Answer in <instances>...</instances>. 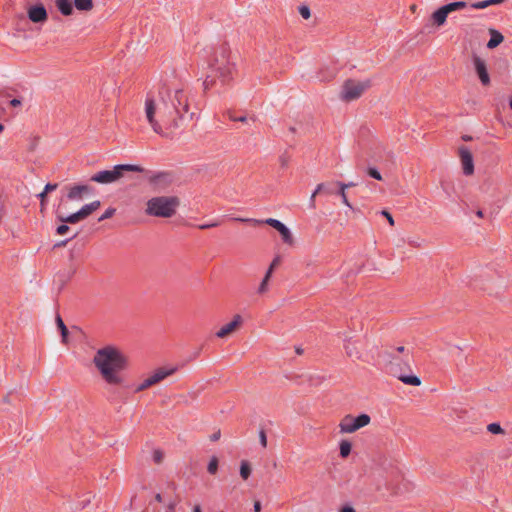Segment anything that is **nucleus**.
Returning <instances> with one entry per match:
<instances>
[{
	"mask_svg": "<svg viewBox=\"0 0 512 512\" xmlns=\"http://www.w3.org/2000/svg\"><path fill=\"white\" fill-rule=\"evenodd\" d=\"M92 363L99 375L110 386H122L125 379L121 372L129 366L128 357L117 347L106 345L94 353Z\"/></svg>",
	"mask_w": 512,
	"mask_h": 512,
	"instance_id": "f257e3e1",
	"label": "nucleus"
},
{
	"mask_svg": "<svg viewBox=\"0 0 512 512\" xmlns=\"http://www.w3.org/2000/svg\"><path fill=\"white\" fill-rule=\"evenodd\" d=\"M144 111L147 122L157 134H163L164 130L175 129L182 125L175 116V110H170L166 97H160L159 94L147 95Z\"/></svg>",
	"mask_w": 512,
	"mask_h": 512,
	"instance_id": "f03ea898",
	"label": "nucleus"
},
{
	"mask_svg": "<svg viewBox=\"0 0 512 512\" xmlns=\"http://www.w3.org/2000/svg\"><path fill=\"white\" fill-rule=\"evenodd\" d=\"M160 97H166L170 110H175V116L183 124L187 119H192L193 114H188L189 100L187 91L183 87H175L172 89L163 88L158 92Z\"/></svg>",
	"mask_w": 512,
	"mask_h": 512,
	"instance_id": "7ed1b4c3",
	"label": "nucleus"
},
{
	"mask_svg": "<svg viewBox=\"0 0 512 512\" xmlns=\"http://www.w3.org/2000/svg\"><path fill=\"white\" fill-rule=\"evenodd\" d=\"M180 199L176 196H155L146 202L145 214L159 218H171L176 214Z\"/></svg>",
	"mask_w": 512,
	"mask_h": 512,
	"instance_id": "20e7f679",
	"label": "nucleus"
},
{
	"mask_svg": "<svg viewBox=\"0 0 512 512\" xmlns=\"http://www.w3.org/2000/svg\"><path fill=\"white\" fill-rule=\"evenodd\" d=\"M101 206L100 201L96 200L89 204H85L82 206L80 210L70 215H64L61 210L57 212V219L63 224L57 227L58 235H65L69 230V226L66 224H76L82 220L88 218L93 212L99 209Z\"/></svg>",
	"mask_w": 512,
	"mask_h": 512,
	"instance_id": "39448f33",
	"label": "nucleus"
},
{
	"mask_svg": "<svg viewBox=\"0 0 512 512\" xmlns=\"http://www.w3.org/2000/svg\"><path fill=\"white\" fill-rule=\"evenodd\" d=\"M230 50L226 46L216 49L211 62V68L222 83L228 82L233 75L234 64L229 59Z\"/></svg>",
	"mask_w": 512,
	"mask_h": 512,
	"instance_id": "423d86ee",
	"label": "nucleus"
},
{
	"mask_svg": "<svg viewBox=\"0 0 512 512\" xmlns=\"http://www.w3.org/2000/svg\"><path fill=\"white\" fill-rule=\"evenodd\" d=\"M371 86L372 82L370 79H347L341 87L339 98L344 102L355 101L359 99Z\"/></svg>",
	"mask_w": 512,
	"mask_h": 512,
	"instance_id": "0eeeda50",
	"label": "nucleus"
},
{
	"mask_svg": "<svg viewBox=\"0 0 512 512\" xmlns=\"http://www.w3.org/2000/svg\"><path fill=\"white\" fill-rule=\"evenodd\" d=\"M142 170L137 165H116L112 170H104L94 174L91 180L100 184H110L123 177L125 172H142Z\"/></svg>",
	"mask_w": 512,
	"mask_h": 512,
	"instance_id": "6e6552de",
	"label": "nucleus"
},
{
	"mask_svg": "<svg viewBox=\"0 0 512 512\" xmlns=\"http://www.w3.org/2000/svg\"><path fill=\"white\" fill-rule=\"evenodd\" d=\"M370 422L371 418L368 414H361L357 417L346 415L341 419L339 429L343 434H351L369 425Z\"/></svg>",
	"mask_w": 512,
	"mask_h": 512,
	"instance_id": "1a4fd4ad",
	"label": "nucleus"
},
{
	"mask_svg": "<svg viewBox=\"0 0 512 512\" xmlns=\"http://www.w3.org/2000/svg\"><path fill=\"white\" fill-rule=\"evenodd\" d=\"M237 221L241 222H250L255 225L265 223L274 229H276L279 234L281 235L282 241L287 245H293L294 244V238L290 231V229L284 225L281 221L274 219V218H268L264 221L256 220V219H248V218H235Z\"/></svg>",
	"mask_w": 512,
	"mask_h": 512,
	"instance_id": "9d476101",
	"label": "nucleus"
},
{
	"mask_svg": "<svg viewBox=\"0 0 512 512\" xmlns=\"http://www.w3.org/2000/svg\"><path fill=\"white\" fill-rule=\"evenodd\" d=\"M466 7L467 3L465 1H456L443 5L432 13V24L436 27H441L446 23L447 17L450 13L462 10Z\"/></svg>",
	"mask_w": 512,
	"mask_h": 512,
	"instance_id": "9b49d317",
	"label": "nucleus"
},
{
	"mask_svg": "<svg viewBox=\"0 0 512 512\" xmlns=\"http://www.w3.org/2000/svg\"><path fill=\"white\" fill-rule=\"evenodd\" d=\"M389 371L393 376L397 377L404 384L412 385V386L421 385V380L419 377H417L415 375H404L402 373V368L397 363L396 357H391V360L389 363Z\"/></svg>",
	"mask_w": 512,
	"mask_h": 512,
	"instance_id": "f8f14e48",
	"label": "nucleus"
},
{
	"mask_svg": "<svg viewBox=\"0 0 512 512\" xmlns=\"http://www.w3.org/2000/svg\"><path fill=\"white\" fill-rule=\"evenodd\" d=\"M459 157L463 173L467 176L472 175L474 173L473 156L467 147L461 146L459 148Z\"/></svg>",
	"mask_w": 512,
	"mask_h": 512,
	"instance_id": "ddd939ff",
	"label": "nucleus"
},
{
	"mask_svg": "<svg viewBox=\"0 0 512 512\" xmlns=\"http://www.w3.org/2000/svg\"><path fill=\"white\" fill-rule=\"evenodd\" d=\"M242 323H243V318L241 317V315L236 314V315H234L231 322L223 325L218 330V332L216 333V336L219 338H227L232 333L237 331L241 327Z\"/></svg>",
	"mask_w": 512,
	"mask_h": 512,
	"instance_id": "4468645a",
	"label": "nucleus"
},
{
	"mask_svg": "<svg viewBox=\"0 0 512 512\" xmlns=\"http://www.w3.org/2000/svg\"><path fill=\"white\" fill-rule=\"evenodd\" d=\"M178 368L176 366H164L155 369L148 377L153 385H157L169 376L173 375Z\"/></svg>",
	"mask_w": 512,
	"mask_h": 512,
	"instance_id": "2eb2a0df",
	"label": "nucleus"
},
{
	"mask_svg": "<svg viewBox=\"0 0 512 512\" xmlns=\"http://www.w3.org/2000/svg\"><path fill=\"white\" fill-rule=\"evenodd\" d=\"M173 181L170 173L162 172L150 178L149 182L156 190L167 188Z\"/></svg>",
	"mask_w": 512,
	"mask_h": 512,
	"instance_id": "dca6fc26",
	"label": "nucleus"
},
{
	"mask_svg": "<svg viewBox=\"0 0 512 512\" xmlns=\"http://www.w3.org/2000/svg\"><path fill=\"white\" fill-rule=\"evenodd\" d=\"M29 19L34 23H43L47 20V11L43 5L31 6L28 11Z\"/></svg>",
	"mask_w": 512,
	"mask_h": 512,
	"instance_id": "f3484780",
	"label": "nucleus"
},
{
	"mask_svg": "<svg viewBox=\"0 0 512 512\" xmlns=\"http://www.w3.org/2000/svg\"><path fill=\"white\" fill-rule=\"evenodd\" d=\"M473 62H474L476 73H477L481 83L485 86L489 85L490 77H489V74L487 71L485 61L479 57H475Z\"/></svg>",
	"mask_w": 512,
	"mask_h": 512,
	"instance_id": "a211bd4d",
	"label": "nucleus"
},
{
	"mask_svg": "<svg viewBox=\"0 0 512 512\" xmlns=\"http://www.w3.org/2000/svg\"><path fill=\"white\" fill-rule=\"evenodd\" d=\"M91 193L88 185H75L69 188L67 198L70 200H82L85 194Z\"/></svg>",
	"mask_w": 512,
	"mask_h": 512,
	"instance_id": "6ab92c4d",
	"label": "nucleus"
},
{
	"mask_svg": "<svg viewBox=\"0 0 512 512\" xmlns=\"http://www.w3.org/2000/svg\"><path fill=\"white\" fill-rule=\"evenodd\" d=\"M489 33L491 35V38L487 43V47L489 49H494L503 42L504 37L499 31L495 29H489Z\"/></svg>",
	"mask_w": 512,
	"mask_h": 512,
	"instance_id": "aec40b11",
	"label": "nucleus"
},
{
	"mask_svg": "<svg viewBox=\"0 0 512 512\" xmlns=\"http://www.w3.org/2000/svg\"><path fill=\"white\" fill-rule=\"evenodd\" d=\"M56 6L63 15H71L73 6L70 0H55Z\"/></svg>",
	"mask_w": 512,
	"mask_h": 512,
	"instance_id": "412c9836",
	"label": "nucleus"
},
{
	"mask_svg": "<svg viewBox=\"0 0 512 512\" xmlns=\"http://www.w3.org/2000/svg\"><path fill=\"white\" fill-rule=\"evenodd\" d=\"M271 277L272 276H270L269 273H265L264 278L262 279L256 291L258 295H265L269 291V282Z\"/></svg>",
	"mask_w": 512,
	"mask_h": 512,
	"instance_id": "4be33fe9",
	"label": "nucleus"
},
{
	"mask_svg": "<svg viewBox=\"0 0 512 512\" xmlns=\"http://www.w3.org/2000/svg\"><path fill=\"white\" fill-rule=\"evenodd\" d=\"M74 3L78 10L90 11L93 8L92 0H74Z\"/></svg>",
	"mask_w": 512,
	"mask_h": 512,
	"instance_id": "5701e85b",
	"label": "nucleus"
},
{
	"mask_svg": "<svg viewBox=\"0 0 512 512\" xmlns=\"http://www.w3.org/2000/svg\"><path fill=\"white\" fill-rule=\"evenodd\" d=\"M56 323H57L58 328L61 331L62 342L66 343L67 342V336H68V329L65 326V324H64V322H63V320H62V318L60 316L56 317Z\"/></svg>",
	"mask_w": 512,
	"mask_h": 512,
	"instance_id": "b1692460",
	"label": "nucleus"
},
{
	"mask_svg": "<svg viewBox=\"0 0 512 512\" xmlns=\"http://www.w3.org/2000/svg\"><path fill=\"white\" fill-rule=\"evenodd\" d=\"M251 474V467L249 463L245 460L241 462L240 465V476L243 480H247Z\"/></svg>",
	"mask_w": 512,
	"mask_h": 512,
	"instance_id": "393cba45",
	"label": "nucleus"
},
{
	"mask_svg": "<svg viewBox=\"0 0 512 512\" xmlns=\"http://www.w3.org/2000/svg\"><path fill=\"white\" fill-rule=\"evenodd\" d=\"M339 449L341 457L346 458L351 452V443L347 440H343L340 442Z\"/></svg>",
	"mask_w": 512,
	"mask_h": 512,
	"instance_id": "a878e982",
	"label": "nucleus"
},
{
	"mask_svg": "<svg viewBox=\"0 0 512 512\" xmlns=\"http://www.w3.org/2000/svg\"><path fill=\"white\" fill-rule=\"evenodd\" d=\"M217 470H218V458L216 456H213L208 463L207 471L210 474L214 475V474H216Z\"/></svg>",
	"mask_w": 512,
	"mask_h": 512,
	"instance_id": "bb28decb",
	"label": "nucleus"
},
{
	"mask_svg": "<svg viewBox=\"0 0 512 512\" xmlns=\"http://www.w3.org/2000/svg\"><path fill=\"white\" fill-rule=\"evenodd\" d=\"M281 263V256L280 255H277L274 257V259L272 260L271 264L269 265L266 273H269L270 276H272L274 270L277 268V266H279Z\"/></svg>",
	"mask_w": 512,
	"mask_h": 512,
	"instance_id": "cd10ccee",
	"label": "nucleus"
},
{
	"mask_svg": "<svg viewBox=\"0 0 512 512\" xmlns=\"http://www.w3.org/2000/svg\"><path fill=\"white\" fill-rule=\"evenodd\" d=\"M154 386L149 377L145 378L135 389L136 392H141L147 390L148 388Z\"/></svg>",
	"mask_w": 512,
	"mask_h": 512,
	"instance_id": "c85d7f7f",
	"label": "nucleus"
},
{
	"mask_svg": "<svg viewBox=\"0 0 512 512\" xmlns=\"http://www.w3.org/2000/svg\"><path fill=\"white\" fill-rule=\"evenodd\" d=\"M326 188V184L325 183H320L317 185L315 191L312 193L311 197H310V202H311V206L314 207L315 206V197L317 194L323 192V189Z\"/></svg>",
	"mask_w": 512,
	"mask_h": 512,
	"instance_id": "c756f323",
	"label": "nucleus"
},
{
	"mask_svg": "<svg viewBox=\"0 0 512 512\" xmlns=\"http://www.w3.org/2000/svg\"><path fill=\"white\" fill-rule=\"evenodd\" d=\"M487 430L492 434H503L504 430L498 423H490L487 426Z\"/></svg>",
	"mask_w": 512,
	"mask_h": 512,
	"instance_id": "7c9ffc66",
	"label": "nucleus"
},
{
	"mask_svg": "<svg viewBox=\"0 0 512 512\" xmlns=\"http://www.w3.org/2000/svg\"><path fill=\"white\" fill-rule=\"evenodd\" d=\"M491 5H492V3L490 2V0H484V1L472 3L471 7L474 9H485Z\"/></svg>",
	"mask_w": 512,
	"mask_h": 512,
	"instance_id": "2f4dec72",
	"label": "nucleus"
},
{
	"mask_svg": "<svg viewBox=\"0 0 512 512\" xmlns=\"http://www.w3.org/2000/svg\"><path fill=\"white\" fill-rule=\"evenodd\" d=\"M299 13L304 19H309L311 17V11L308 6H300L299 7Z\"/></svg>",
	"mask_w": 512,
	"mask_h": 512,
	"instance_id": "473e14b6",
	"label": "nucleus"
},
{
	"mask_svg": "<svg viewBox=\"0 0 512 512\" xmlns=\"http://www.w3.org/2000/svg\"><path fill=\"white\" fill-rule=\"evenodd\" d=\"M152 457L156 464H160L164 459V454L161 450H154Z\"/></svg>",
	"mask_w": 512,
	"mask_h": 512,
	"instance_id": "72a5a7b5",
	"label": "nucleus"
},
{
	"mask_svg": "<svg viewBox=\"0 0 512 512\" xmlns=\"http://www.w3.org/2000/svg\"><path fill=\"white\" fill-rule=\"evenodd\" d=\"M367 173L370 177H372L376 180H382V176L376 168H372V167L368 168Z\"/></svg>",
	"mask_w": 512,
	"mask_h": 512,
	"instance_id": "f704fd0d",
	"label": "nucleus"
},
{
	"mask_svg": "<svg viewBox=\"0 0 512 512\" xmlns=\"http://www.w3.org/2000/svg\"><path fill=\"white\" fill-rule=\"evenodd\" d=\"M115 211V208H108L98 220L103 221L105 219L111 218L114 215Z\"/></svg>",
	"mask_w": 512,
	"mask_h": 512,
	"instance_id": "c9c22d12",
	"label": "nucleus"
},
{
	"mask_svg": "<svg viewBox=\"0 0 512 512\" xmlns=\"http://www.w3.org/2000/svg\"><path fill=\"white\" fill-rule=\"evenodd\" d=\"M338 195L341 197V201L342 203L349 207V208H352V204L350 203V201L348 200V197H347V193L344 192V191H338Z\"/></svg>",
	"mask_w": 512,
	"mask_h": 512,
	"instance_id": "e433bc0d",
	"label": "nucleus"
},
{
	"mask_svg": "<svg viewBox=\"0 0 512 512\" xmlns=\"http://www.w3.org/2000/svg\"><path fill=\"white\" fill-rule=\"evenodd\" d=\"M381 214L387 219V221L389 222V224L391 226L394 225V219H393L392 215L387 210H382Z\"/></svg>",
	"mask_w": 512,
	"mask_h": 512,
	"instance_id": "4c0bfd02",
	"label": "nucleus"
},
{
	"mask_svg": "<svg viewBox=\"0 0 512 512\" xmlns=\"http://www.w3.org/2000/svg\"><path fill=\"white\" fill-rule=\"evenodd\" d=\"M57 187H58V185L56 183H54V184L48 183L44 188V194H48L49 192L56 190Z\"/></svg>",
	"mask_w": 512,
	"mask_h": 512,
	"instance_id": "58836bf2",
	"label": "nucleus"
},
{
	"mask_svg": "<svg viewBox=\"0 0 512 512\" xmlns=\"http://www.w3.org/2000/svg\"><path fill=\"white\" fill-rule=\"evenodd\" d=\"M323 192L326 193L327 195H332L334 194L336 191L335 189L333 188V184H326V188L323 189Z\"/></svg>",
	"mask_w": 512,
	"mask_h": 512,
	"instance_id": "ea45409f",
	"label": "nucleus"
},
{
	"mask_svg": "<svg viewBox=\"0 0 512 512\" xmlns=\"http://www.w3.org/2000/svg\"><path fill=\"white\" fill-rule=\"evenodd\" d=\"M259 438H260L261 445L263 447H266L267 446V438H266V434L263 430L260 431Z\"/></svg>",
	"mask_w": 512,
	"mask_h": 512,
	"instance_id": "a19ab883",
	"label": "nucleus"
},
{
	"mask_svg": "<svg viewBox=\"0 0 512 512\" xmlns=\"http://www.w3.org/2000/svg\"><path fill=\"white\" fill-rule=\"evenodd\" d=\"M215 81L212 76H208L204 81L205 88L208 89L214 85Z\"/></svg>",
	"mask_w": 512,
	"mask_h": 512,
	"instance_id": "79ce46f5",
	"label": "nucleus"
},
{
	"mask_svg": "<svg viewBox=\"0 0 512 512\" xmlns=\"http://www.w3.org/2000/svg\"><path fill=\"white\" fill-rule=\"evenodd\" d=\"M335 185L339 188L338 191H344L346 192V190L349 188V185L344 183V182H336Z\"/></svg>",
	"mask_w": 512,
	"mask_h": 512,
	"instance_id": "37998d69",
	"label": "nucleus"
},
{
	"mask_svg": "<svg viewBox=\"0 0 512 512\" xmlns=\"http://www.w3.org/2000/svg\"><path fill=\"white\" fill-rule=\"evenodd\" d=\"M218 224L216 222H213V223H209V224H202V225H199L198 228L199 229H208V228H211V227H216Z\"/></svg>",
	"mask_w": 512,
	"mask_h": 512,
	"instance_id": "c03bdc74",
	"label": "nucleus"
},
{
	"mask_svg": "<svg viewBox=\"0 0 512 512\" xmlns=\"http://www.w3.org/2000/svg\"><path fill=\"white\" fill-rule=\"evenodd\" d=\"M231 120L233 121H240V122H247L248 121V118L246 116H241V117H232L231 116Z\"/></svg>",
	"mask_w": 512,
	"mask_h": 512,
	"instance_id": "a18cd8bd",
	"label": "nucleus"
},
{
	"mask_svg": "<svg viewBox=\"0 0 512 512\" xmlns=\"http://www.w3.org/2000/svg\"><path fill=\"white\" fill-rule=\"evenodd\" d=\"M261 511V503L259 501L254 502V512H260Z\"/></svg>",
	"mask_w": 512,
	"mask_h": 512,
	"instance_id": "49530a36",
	"label": "nucleus"
},
{
	"mask_svg": "<svg viewBox=\"0 0 512 512\" xmlns=\"http://www.w3.org/2000/svg\"><path fill=\"white\" fill-rule=\"evenodd\" d=\"M340 512H355V510L351 506H345L340 510Z\"/></svg>",
	"mask_w": 512,
	"mask_h": 512,
	"instance_id": "de8ad7c7",
	"label": "nucleus"
},
{
	"mask_svg": "<svg viewBox=\"0 0 512 512\" xmlns=\"http://www.w3.org/2000/svg\"><path fill=\"white\" fill-rule=\"evenodd\" d=\"M11 106L17 107L21 105V101L19 99H13L10 101Z\"/></svg>",
	"mask_w": 512,
	"mask_h": 512,
	"instance_id": "09e8293b",
	"label": "nucleus"
},
{
	"mask_svg": "<svg viewBox=\"0 0 512 512\" xmlns=\"http://www.w3.org/2000/svg\"><path fill=\"white\" fill-rule=\"evenodd\" d=\"M46 195L47 194H44V191L39 195L40 199H41V206L43 207L44 204H45V199H46Z\"/></svg>",
	"mask_w": 512,
	"mask_h": 512,
	"instance_id": "8fccbe9b",
	"label": "nucleus"
},
{
	"mask_svg": "<svg viewBox=\"0 0 512 512\" xmlns=\"http://www.w3.org/2000/svg\"><path fill=\"white\" fill-rule=\"evenodd\" d=\"M3 402L6 404H11V399L9 395L3 397Z\"/></svg>",
	"mask_w": 512,
	"mask_h": 512,
	"instance_id": "3c124183",
	"label": "nucleus"
},
{
	"mask_svg": "<svg viewBox=\"0 0 512 512\" xmlns=\"http://www.w3.org/2000/svg\"><path fill=\"white\" fill-rule=\"evenodd\" d=\"M505 0H490V2L492 3V5H498V4H501L503 3Z\"/></svg>",
	"mask_w": 512,
	"mask_h": 512,
	"instance_id": "603ef678",
	"label": "nucleus"
},
{
	"mask_svg": "<svg viewBox=\"0 0 512 512\" xmlns=\"http://www.w3.org/2000/svg\"><path fill=\"white\" fill-rule=\"evenodd\" d=\"M155 501H157V502H162V496H161V494H159V493H158V494H156V495H155Z\"/></svg>",
	"mask_w": 512,
	"mask_h": 512,
	"instance_id": "864d4df0",
	"label": "nucleus"
},
{
	"mask_svg": "<svg viewBox=\"0 0 512 512\" xmlns=\"http://www.w3.org/2000/svg\"><path fill=\"white\" fill-rule=\"evenodd\" d=\"M193 512H201V506L200 505H195L194 508H193Z\"/></svg>",
	"mask_w": 512,
	"mask_h": 512,
	"instance_id": "5fc2aeb1",
	"label": "nucleus"
},
{
	"mask_svg": "<svg viewBox=\"0 0 512 512\" xmlns=\"http://www.w3.org/2000/svg\"><path fill=\"white\" fill-rule=\"evenodd\" d=\"M397 352L399 353H403L405 351V347L404 346H399L396 348Z\"/></svg>",
	"mask_w": 512,
	"mask_h": 512,
	"instance_id": "6e6d98bb",
	"label": "nucleus"
},
{
	"mask_svg": "<svg viewBox=\"0 0 512 512\" xmlns=\"http://www.w3.org/2000/svg\"><path fill=\"white\" fill-rule=\"evenodd\" d=\"M219 436H220V433H215V434H213V436L211 437V440L215 441V440H217V439L219 438Z\"/></svg>",
	"mask_w": 512,
	"mask_h": 512,
	"instance_id": "4d7b16f0",
	"label": "nucleus"
},
{
	"mask_svg": "<svg viewBox=\"0 0 512 512\" xmlns=\"http://www.w3.org/2000/svg\"><path fill=\"white\" fill-rule=\"evenodd\" d=\"M176 504L174 502L169 503L168 509L173 510L175 508Z\"/></svg>",
	"mask_w": 512,
	"mask_h": 512,
	"instance_id": "13d9d810",
	"label": "nucleus"
},
{
	"mask_svg": "<svg viewBox=\"0 0 512 512\" xmlns=\"http://www.w3.org/2000/svg\"><path fill=\"white\" fill-rule=\"evenodd\" d=\"M476 215L480 218L483 217V212L481 210L477 211Z\"/></svg>",
	"mask_w": 512,
	"mask_h": 512,
	"instance_id": "bf43d9fd",
	"label": "nucleus"
},
{
	"mask_svg": "<svg viewBox=\"0 0 512 512\" xmlns=\"http://www.w3.org/2000/svg\"><path fill=\"white\" fill-rule=\"evenodd\" d=\"M89 501H90V499H87L86 501H83V502H82V504H83V506H82V507L84 508L86 505H88V502H89Z\"/></svg>",
	"mask_w": 512,
	"mask_h": 512,
	"instance_id": "052dcab7",
	"label": "nucleus"
},
{
	"mask_svg": "<svg viewBox=\"0 0 512 512\" xmlns=\"http://www.w3.org/2000/svg\"><path fill=\"white\" fill-rule=\"evenodd\" d=\"M296 352H297V354H302V353H303V350H302L301 348H297V349H296Z\"/></svg>",
	"mask_w": 512,
	"mask_h": 512,
	"instance_id": "680f3d73",
	"label": "nucleus"
},
{
	"mask_svg": "<svg viewBox=\"0 0 512 512\" xmlns=\"http://www.w3.org/2000/svg\"><path fill=\"white\" fill-rule=\"evenodd\" d=\"M347 184L349 185V188L355 186V183H353V182H349Z\"/></svg>",
	"mask_w": 512,
	"mask_h": 512,
	"instance_id": "e2e57ef3",
	"label": "nucleus"
},
{
	"mask_svg": "<svg viewBox=\"0 0 512 512\" xmlns=\"http://www.w3.org/2000/svg\"><path fill=\"white\" fill-rule=\"evenodd\" d=\"M4 130V126L0 124V133Z\"/></svg>",
	"mask_w": 512,
	"mask_h": 512,
	"instance_id": "0e129e2a",
	"label": "nucleus"
},
{
	"mask_svg": "<svg viewBox=\"0 0 512 512\" xmlns=\"http://www.w3.org/2000/svg\"><path fill=\"white\" fill-rule=\"evenodd\" d=\"M406 369L410 370V366L408 364L405 365Z\"/></svg>",
	"mask_w": 512,
	"mask_h": 512,
	"instance_id": "69168bd1",
	"label": "nucleus"
},
{
	"mask_svg": "<svg viewBox=\"0 0 512 512\" xmlns=\"http://www.w3.org/2000/svg\"><path fill=\"white\" fill-rule=\"evenodd\" d=\"M348 356H351V353H353V350H350V352H347Z\"/></svg>",
	"mask_w": 512,
	"mask_h": 512,
	"instance_id": "338daca9",
	"label": "nucleus"
},
{
	"mask_svg": "<svg viewBox=\"0 0 512 512\" xmlns=\"http://www.w3.org/2000/svg\"><path fill=\"white\" fill-rule=\"evenodd\" d=\"M509 104H510V107H511V109H512V99L510 100V103H509Z\"/></svg>",
	"mask_w": 512,
	"mask_h": 512,
	"instance_id": "774afa93",
	"label": "nucleus"
}]
</instances>
